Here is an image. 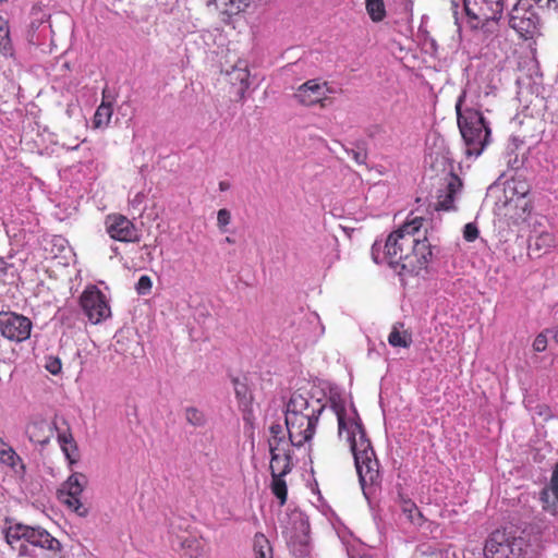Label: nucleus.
<instances>
[{
    "instance_id": "nucleus-5",
    "label": "nucleus",
    "mask_w": 558,
    "mask_h": 558,
    "mask_svg": "<svg viewBox=\"0 0 558 558\" xmlns=\"http://www.w3.org/2000/svg\"><path fill=\"white\" fill-rule=\"evenodd\" d=\"M318 420H310L300 417H286V426L288 430V438H277L271 441L270 450L275 447L283 448L284 453H291L292 449L301 450L308 446L311 450V440L315 435V429Z\"/></svg>"
},
{
    "instance_id": "nucleus-21",
    "label": "nucleus",
    "mask_w": 558,
    "mask_h": 558,
    "mask_svg": "<svg viewBox=\"0 0 558 558\" xmlns=\"http://www.w3.org/2000/svg\"><path fill=\"white\" fill-rule=\"evenodd\" d=\"M557 245V236L554 233L542 232L531 240L530 250L536 253L537 257L550 252Z\"/></svg>"
},
{
    "instance_id": "nucleus-42",
    "label": "nucleus",
    "mask_w": 558,
    "mask_h": 558,
    "mask_svg": "<svg viewBox=\"0 0 558 558\" xmlns=\"http://www.w3.org/2000/svg\"><path fill=\"white\" fill-rule=\"evenodd\" d=\"M270 434H271V437L268 440L269 446H270L271 441L277 438H286V436L283 435L282 426H280V425L270 426Z\"/></svg>"
},
{
    "instance_id": "nucleus-17",
    "label": "nucleus",
    "mask_w": 558,
    "mask_h": 558,
    "mask_svg": "<svg viewBox=\"0 0 558 558\" xmlns=\"http://www.w3.org/2000/svg\"><path fill=\"white\" fill-rule=\"evenodd\" d=\"M531 8V2H515L510 12V26L520 33H532L536 27V16Z\"/></svg>"
},
{
    "instance_id": "nucleus-40",
    "label": "nucleus",
    "mask_w": 558,
    "mask_h": 558,
    "mask_svg": "<svg viewBox=\"0 0 558 558\" xmlns=\"http://www.w3.org/2000/svg\"><path fill=\"white\" fill-rule=\"evenodd\" d=\"M547 348V337L544 333H538L533 340V350L536 353H542Z\"/></svg>"
},
{
    "instance_id": "nucleus-48",
    "label": "nucleus",
    "mask_w": 558,
    "mask_h": 558,
    "mask_svg": "<svg viewBox=\"0 0 558 558\" xmlns=\"http://www.w3.org/2000/svg\"><path fill=\"white\" fill-rule=\"evenodd\" d=\"M226 242H227V243H232L231 238L227 236V238H226Z\"/></svg>"
},
{
    "instance_id": "nucleus-36",
    "label": "nucleus",
    "mask_w": 558,
    "mask_h": 558,
    "mask_svg": "<svg viewBox=\"0 0 558 558\" xmlns=\"http://www.w3.org/2000/svg\"><path fill=\"white\" fill-rule=\"evenodd\" d=\"M46 366L47 371L51 374V375H58L61 373L62 371V362H61V359L60 357H57V356H53V355H49L47 356L46 359Z\"/></svg>"
},
{
    "instance_id": "nucleus-20",
    "label": "nucleus",
    "mask_w": 558,
    "mask_h": 558,
    "mask_svg": "<svg viewBox=\"0 0 558 558\" xmlns=\"http://www.w3.org/2000/svg\"><path fill=\"white\" fill-rule=\"evenodd\" d=\"M543 508L550 513L558 512V461L551 473L548 487L542 492Z\"/></svg>"
},
{
    "instance_id": "nucleus-30",
    "label": "nucleus",
    "mask_w": 558,
    "mask_h": 558,
    "mask_svg": "<svg viewBox=\"0 0 558 558\" xmlns=\"http://www.w3.org/2000/svg\"><path fill=\"white\" fill-rule=\"evenodd\" d=\"M184 417L187 424L195 427L205 426L207 423L205 413L195 407H187L184 411Z\"/></svg>"
},
{
    "instance_id": "nucleus-13",
    "label": "nucleus",
    "mask_w": 558,
    "mask_h": 558,
    "mask_svg": "<svg viewBox=\"0 0 558 558\" xmlns=\"http://www.w3.org/2000/svg\"><path fill=\"white\" fill-rule=\"evenodd\" d=\"M105 229L111 239L122 243H137L141 240L138 229L124 215L114 213L105 218Z\"/></svg>"
},
{
    "instance_id": "nucleus-47",
    "label": "nucleus",
    "mask_w": 558,
    "mask_h": 558,
    "mask_svg": "<svg viewBox=\"0 0 558 558\" xmlns=\"http://www.w3.org/2000/svg\"><path fill=\"white\" fill-rule=\"evenodd\" d=\"M219 186H220V190H221V191H223V190H226V189H227V185H226L223 182H221V183L219 184Z\"/></svg>"
},
{
    "instance_id": "nucleus-15",
    "label": "nucleus",
    "mask_w": 558,
    "mask_h": 558,
    "mask_svg": "<svg viewBox=\"0 0 558 558\" xmlns=\"http://www.w3.org/2000/svg\"><path fill=\"white\" fill-rule=\"evenodd\" d=\"M323 411L324 404L319 400L294 392L287 403L286 417L302 416L303 418L318 420Z\"/></svg>"
},
{
    "instance_id": "nucleus-45",
    "label": "nucleus",
    "mask_w": 558,
    "mask_h": 558,
    "mask_svg": "<svg viewBox=\"0 0 558 558\" xmlns=\"http://www.w3.org/2000/svg\"><path fill=\"white\" fill-rule=\"evenodd\" d=\"M193 546L196 550L199 548V544L195 538H187L182 543L183 548H192Z\"/></svg>"
},
{
    "instance_id": "nucleus-29",
    "label": "nucleus",
    "mask_w": 558,
    "mask_h": 558,
    "mask_svg": "<svg viewBox=\"0 0 558 558\" xmlns=\"http://www.w3.org/2000/svg\"><path fill=\"white\" fill-rule=\"evenodd\" d=\"M113 114L112 105L109 102H102L99 105L94 113L93 123L96 128H105L108 125Z\"/></svg>"
},
{
    "instance_id": "nucleus-9",
    "label": "nucleus",
    "mask_w": 558,
    "mask_h": 558,
    "mask_svg": "<svg viewBox=\"0 0 558 558\" xmlns=\"http://www.w3.org/2000/svg\"><path fill=\"white\" fill-rule=\"evenodd\" d=\"M454 8L462 7L472 29H478L489 21H497L502 16L504 2H454Z\"/></svg>"
},
{
    "instance_id": "nucleus-7",
    "label": "nucleus",
    "mask_w": 558,
    "mask_h": 558,
    "mask_svg": "<svg viewBox=\"0 0 558 558\" xmlns=\"http://www.w3.org/2000/svg\"><path fill=\"white\" fill-rule=\"evenodd\" d=\"M422 223H424L423 218L414 217L388 235L384 246V259H386L391 267L400 262L402 250L409 240H411L414 234H420Z\"/></svg>"
},
{
    "instance_id": "nucleus-50",
    "label": "nucleus",
    "mask_w": 558,
    "mask_h": 558,
    "mask_svg": "<svg viewBox=\"0 0 558 558\" xmlns=\"http://www.w3.org/2000/svg\"><path fill=\"white\" fill-rule=\"evenodd\" d=\"M555 10L558 13V2H557V5L555 7Z\"/></svg>"
},
{
    "instance_id": "nucleus-19",
    "label": "nucleus",
    "mask_w": 558,
    "mask_h": 558,
    "mask_svg": "<svg viewBox=\"0 0 558 558\" xmlns=\"http://www.w3.org/2000/svg\"><path fill=\"white\" fill-rule=\"evenodd\" d=\"M54 433V424L48 420L37 418L26 426V435L31 442L46 446L50 442Z\"/></svg>"
},
{
    "instance_id": "nucleus-46",
    "label": "nucleus",
    "mask_w": 558,
    "mask_h": 558,
    "mask_svg": "<svg viewBox=\"0 0 558 558\" xmlns=\"http://www.w3.org/2000/svg\"><path fill=\"white\" fill-rule=\"evenodd\" d=\"M9 448H11L10 445H8L7 442H4V440L2 439V437H0V451L2 450H8Z\"/></svg>"
},
{
    "instance_id": "nucleus-44",
    "label": "nucleus",
    "mask_w": 558,
    "mask_h": 558,
    "mask_svg": "<svg viewBox=\"0 0 558 558\" xmlns=\"http://www.w3.org/2000/svg\"><path fill=\"white\" fill-rule=\"evenodd\" d=\"M233 383H234V386H235L234 389H235L236 397L240 398V397L244 396L245 395V390H246L245 385L240 384L238 379H234Z\"/></svg>"
},
{
    "instance_id": "nucleus-18",
    "label": "nucleus",
    "mask_w": 558,
    "mask_h": 558,
    "mask_svg": "<svg viewBox=\"0 0 558 558\" xmlns=\"http://www.w3.org/2000/svg\"><path fill=\"white\" fill-rule=\"evenodd\" d=\"M462 186L463 183L458 175L453 173L447 175L445 187L439 191L438 202L436 206H434V209L454 210V198Z\"/></svg>"
},
{
    "instance_id": "nucleus-4",
    "label": "nucleus",
    "mask_w": 558,
    "mask_h": 558,
    "mask_svg": "<svg viewBox=\"0 0 558 558\" xmlns=\"http://www.w3.org/2000/svg\"><path fill=\"white\" fill-rule=\"evenodd\" d=\"M463 102L464 95L456 102L458 128L464 140L466 154L480 156L489 143L492 130L481 111L472 108L462 111Z\"/></svg>"
},
{
    "instance_id": "nucleus-2",
    "label": "nucleus",
    "mask_w": 558,
    "mask_h": 558,
    "mask_svg": "<svg viewBox=\"0 0 558 558\" xmlns=\"http://www.w3.org/2000/svg\"><path fill=\"white\" fill-rule=\"evenodd\" d=\"M541 549L542 537L533 527L520 534L502 529L486 537L483 555L484 558H536Z\"/></svg>"
},
{
    "instance_id": "nucleus-23",
    "label": "nucleus",
    "mask_w": 558,
    "mask_h": 558,
    "mask_svg": "<svg viewBox=\"0 0 558 558\" xmlns=\"http://www.w3.org/2000/svg\"><path fill=\"white\" fill-rule=\"evenodd\" d=\"M508 205L509 207H514L515 211L511 215V219L514 220L515 223L525 221L533 210L532 201L529 198L510 197Z\"/></svg>"
},
{
    "instance_id": "nucleus-3",
    "label": "nucleus",
    "mask_w": 558,
    "mask_h": 558,
    "mask_svg": "<svg viewBox=\"0 0 558 558\" xmlns=\"http://www.w3.org/2000/svg\"><path fill=\"white\" fill-rule=\"evenodd\" d=\"M4 538L21 557L64 558L62 543L39 525L14 523L4 532Z\"/></svg>"
},
{
    "instance_id": "nucleus-1",
    "label": "nucleus",
    "mask_w": 558,
    "mask_h": 558,
    "mask_svg": "<svg viewBox=\"0 0 558 558\" xmlns=\"http://www.w3.org/2000/svg\"><path fill=\"white\" fill-rule=\"evenodd\" d=\"M338 436L349 444L354 458L355 469L362 486L376 485L379 482V462L372 442L366 437L359 413H349L344 407H337Z\"/></svg>"
},
{
    "instance_id": "nucleus-12",
    "label": "nucleus",
    "mask_w": 558,
    "mask_h": 558,
    "mask_svg": "<svg viewBox=\"0 0 558 558\" xmlns=\"http://www.w3.org/2000/svg\"><path fill=\"white\" fill-rule=\"evenodd\" d=\"M32 322L27 316L13 312L0 313V332L10 341H26L31 336Z\"/></svg>"
},
{
    "instance_id": "nucleus-10",
    "label": "nucleus",
    "mask_w": 558,
    "mask_h": 558,
    "mask_svg": "<svg viewBox=\"0 0 558 558\" xmlns=\"http://www.w3.org/2000/svg\"><path fill=\"white\" fill-rule=\"evenodd\" d=\"M88 484L87 476L83 473H74L68 477L59 489V499L68 509L75 511L80 517L87 514V508L81 502L83 489Z\"/></svg>"
},
{
    "instance_id": "nucleus-38",
    "label": "nucleus",
    "mask_w": 558,
    "mask_h": 558,
    "mask_svg": "<svg viewBox=\"0 0 558 558\" xmlns=\"http://www.w3.org/2000/svg\"><path fill=\"white\" fill-rule=\"evenodd\" d=\"M480 231L475 223L468 222L464 227L463 235L468 242H473L478 238Z\"/></svg>"
},
{
    "instance_id": "nucleus-24",
    "label": "nucleus",
    "mask_w": 558,
    "mask_h": 558,
    "mask_svg": "<svg viewBox=\"0 0 558 558\" xmlns=\"http://www.w3.org/2000/svg\"><path fill=\"white\" fill-rule=\"evenodd\" d=\"M57 439H59L61 449L70 465L76 463L78 461V449L74 437L70 433L63 432L57 436Z\"/></svg>"
},
{
    "instance_id": "nucleus-28",
    "label": "nucleus",
    "mask_w": 558,
    "mask_h": 558,
    "mask_svg": "<svg viewBox=\"0 0 558 558\" xmlns=\"http://www.w3.org/2000/svg\"><path fill=\"white\" fill-rule=\"evenodd\" d=\"M508 190L511 192L512 198H529L531 185L525 179L517 177L508 183Z\"/></svg>"
},
{
    "instance_id": "nucleus-39",
    "label": "nucleus",
    "mask_w": 558,
    "mask_h": 558,
    "mask_svg": "<svg viewBox=\"0 0 558 558\" xmlns=\"http://www.w3.org/2000/svg\"><path fill=\"white\" fill-rule=\"evenodd\" d=\"M421 241H422V239H420V233H414V235L412 236L410 242L404 245V247L402 250V257H401L400 262L403 259V257H405L411 252H413L414 247H416L417 244H421Z\"/></svg>"
},
{
    "instance_id": "nucleus-16",
    "label": "nucleus",
    "mask_w": 558,
    "mask_h": 558,
    "mask_svg": "<svg viewBox=\"0 0 558 558\" xmlns=\"http://www.w3.org/2000/svg\"><path fill=\"white\" fill-rule=\"evenodd\" d=\"M227 83L230 84L239 101L245 99V93L250 87V70L247 63L239 60L230 69L221 71Z\"/></svg>"
},
{
    "instance_id": "nucleus-22",
    "label": "nucleus",
    "mask_w": 558,
    "mask_h": 558,
    "mask_svg": "<svg viewBox=\"0 0 558 558\" xmlns=\"http://www.w3.org/2000/svg\"><path fill=\"white\" fill-rule=\"evenodd\" d=\"M14 46L11 39L10 22L0 15V54L7 58L14 57Z\"/></svg>"
},
{
    "instance_id": "nucleus-43",
    "label": "nucleus",
    "mask_w": 558,
    "mask_h": 558,
    "mask_svg": "<svg viewBox=\"0 0 558 558\" xmlns=\"http://www.w3.org/2000/svg\"><path fill=\"white\" fill-rule=\"evenodd\" d=\"M380 252H381V246L378 242H375V244L372 246V256H373V259L375 260V263H379L381 259H380Z\"/></svg>"
},
{
    "instance_id": "nucleus-41",
    "label": "nucleus",
    "mask_w": 558,
    "mask_h": 558,
    "mask_svg": "<svg viewBox=\"0 0 558 558\" xmlns=\"http://www.w3.org/2000/svg\"><path fill=\"white\" fill-rule=\"evenodd\" d=\"M349 155L353 159L354 162L359 165H364L366 162L367 155L363 150H348Z\"/></svg>"
},
{
    "instance_id": "nucleus-14",
    "label": "nucleus",
    "mask_w": 558,
    "mask_h": 558,
    "mask_svg": "<svg viewBox=\"0 0 558 558\" xmlns=\"http://www.w3.org/2000/svg\"><path fill=\"white\" fill-rule=\"evenodd\" d=\"M432 258L430 244L426 236L423 238L421 244L414 247L413 252L398 262L393 268H400L401 271L410 275H418L421 271L427 269L428 263Z\"/></svg>"
},
{
    "instance_id": "nucleus-8",
    "label": "nucleus",
    "mask_w": 558,
    "mask_h": 558,
    "mask_svg": "<svg viewBox=\"0 0 558 558\" xmlns=\"http://www.w3.org/2000/svg\"><path fill=\"white\" fill-rule=\"evenodd\" d=\"M78 304L83 314L94 325L100 324L112 315L106 294L94 284L83 290Z\"/></svg>"
},
{
    "instance_id": "nucleus-49",
    "label": "nucleus",
    "mask_w": 558,
    "mask_h": 558,
    "mask_svg": "<svg viewBox=\"0 0 558 558\" xmlns=\"http://www.w3.org/2000/svg\"><path fill=\"white\" fill-rule=\"evenodd\" d=\"M2 265H3V263H2V260H0V270H1V271L3 270Z\"/></svg>"
},
{
    "instance_id": "nucleus-25",
    "label": "nucleus",
    "mask_w": 558,
    "mask_h": 558,
    "mask_svg": "<svg viewBox=\"0 0 558 558\" xmlns=\"http://www.w3.org/2000/svg\"><path fill=\"white\" fill-rule=\"evenodd\" d=\"M401 510L407 520H409L414 525L421 526L424 524V514L421 513L420 509L412 499L401 497Z\"/></svg>"
},
{
    "instance_id": "nucleus-27",
    "label": "nucleus",
    "mask_w": 558,
    "mask_h": 558,
    "mask_svg": "<svg viewBox=\"0 0 558 558\" xmlns=\"http://www.w3.org/2000/svg\"><path fill=\"white\" fill-rule=\"evenodd\" d=\"M253 553L256 558H272L270 542L263 533H257L253 537Z\"/></svg>"
},
{
    "instance_id": "nucleus-51",
    "label": "nucleus",
    "mask_w": 558,
    "mask_h": 558,
    "mask_svg": "<svg viewBox=\"0 0 558 558\" xmlns=\"http://www.w3.org/2000/svg\"><path fill=\"white\" fill-rule=\"evenodd\" d=\"M556 117H557V119H558V109H557V113H556Z\"/></svg>"
},
{
    "instance_id": "nucleus-31",
    "label": "nucleus",
    "mask_w": 558,
    "mask_h": 558,
    "mask_svg": "<svg viewBox=\"0 0 558 558\" xmlns=\"http://www.w3.org/2000/svg\"><path fill=\"white\" fill-rule=\"evenodd\" d=\"M366 12L372 21L379 22L386 17L385 2H365Z\"/></svg>"
},
{
    "instance_id": "nucleus-32",
    "label": "nucleus",
    "mask_w": 558,
    "mask_h": 558,
    "mask_svg": "<svg viewBox=\"0 0 558 558\" xmlns=\"http://www.w3.org/2000/svg\"><path fill=\"white\" fill-rule=\"evenodd\" d=\"M240 4L241 2H225V8L220 10L221 21L229 23L234 14H238L247 7V3H245L244 7H241Z\"/></svg>"
},
{
    "instance_id": "nucleus-35",
    "label": "nucleus",
    "mask_w": 558,
    "mask_h": 558,
    "mask_svg": "<svg viewBox=\"0 0 558 558\" xmlns=\"http://www.w3.org/2000/svg\"><path fill=\"white\" fill-rule=\"evenodd\" d=\"M153 289L151 278L147 275H143L137 284H135V291H137L138 295H147Z\"/></svg>"
},
{
    "instance_id": "nucleus-6",
    "label": "nucleus",
    "mask_w": 558,
    "mask_h": 558,
    "mask_svg": "<svg viewBox=\"0 0 558 558\" xmlns=\"http://www.w3.org/2000/svg\"><path fill=\"white\" fill-rule=\"evenodd\" d=\"M295 466L291 453H284L283 448L275 447L270 450L269 470L271 474L270 490L277 498L278 505L283 507L288 499V484L286 475L290 474Z\"/></svg>"
},
{
    "instance_id": "nucleus-11",
    "label": "nucleus",
    "mask_w": 558,
    "mask_h": 558,
    "mask_svg": "<svg viewBox=\"0 0 558 558\" xmlns=\"http://www.w3.org/2000/svg\"><path fill=\"white\" fill-rule=\"evenodd\" d=\"M332 93L328 82L319 78H311L299 86L294 98L299 104L305 107L319 106L325 108L329 101L328 94Z\"/></svg>"
},
{
    "instance_id": "nucleus-26",
    "label": "nucleus",
    "mask_w": 558,
    "mask_h": 558,
    "mask_svg": "<svg viewBox=\"0 0 558 558\" xmlns=\"http://www.w3.org/2000/svg\"><path fill=\"white\" fill-rule=\"evenodd\" d=\"M402 325H393L388 337V342L395 348H409L412 343V336L407 330H400Z\"/></svg>"
},
{
    "instance_id": "nucleus-33",
    "label": "nucleus",
    "mask_w": 558,
    "mask_h": 558,
    "mask_svg": "<svg viewBox=\"0 0 558 558\" xmlns=\"http://www.w3.org/2000/svg\"><path fill=\"white\" fill-rule=\"evenodd\" d=\"M31 17H33V20H31L29 25L32 28L36 29L43 22L49 20L50 14L44 11L40 4L37 3L33 7V10H31Z\"/></svg>"
},
{
    "instance_id": "nucleus-37",
    "label": "nucleus",
    "mask_w": 558,
    "mask_h": 558,
    "mask_svg": "<svg viewBox=\"0 0 558 558\" xmlns=\"http://www.w3.org/2000/svg\"><path fill=\"white\" fill-rule=\"evenodd\" d=\"M231 223V213L228 209L218 210L217 225L218 228L223 232L226 226Z\"/></svg>"
},
{
    "instance_id": "nucleus-34",
    "label": "nucleus",
    "mask_w": 558,
    "mask_h": 558,
    "mask_svg": "<svg viewBox=\"0 0 558 558\" xmlns=\"http://www.w3.org/2000/svg\"><path fill=\"white\" fill-rule=\"evenodd\" d=\"M0 462L14 469L20 463H22V459L19 454H16L15 450L11 447L9 449L0 451Z\"/></svg>"
}]
</instances>
